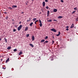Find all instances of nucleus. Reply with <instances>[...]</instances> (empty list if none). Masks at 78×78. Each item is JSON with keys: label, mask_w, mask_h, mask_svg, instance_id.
<instances>
[{"label": "nucleus", "mask_w": 78, "mask_h": 78, "mask_svg": "<svg viewBox=\"0 0 78 78\" xmlns=\"http://www.w3.org/2000/svg\"><path fill=\"white\" fill-rule=\"evenodd\" d=\"M49 50L50 51V50H49Z\"/></svg>", "instance_id": "obj_50"}, {"label": "nucleus", "mask_w": 78, "mask_h": 78, "mask_svg": "<svg viewBox=\"0 0 78 78\" xmlns=\"http://www.w3.org/2000/svg\"><path fill=\"white\" fill-rule=\"evenodd\" d=\"M60 1L62 3H63L64 2V1L63 0H60Z\"/></svg>", "instance_id": "obj_28"}, {"label": "nucleus", "mask_w": 78, "mask_h": 78, "mask_svg": "<svg viewBox=\"0 0 78 78\" xmlns=\"http://www.w3.org/2000/svg\"><path fill=\"white\" fill-rule=\"evenodd\" d=\"M74 27V25L73 24H72V25L71 26V27H70V28H73Z\"/></svg>", "instance_id": "obj_6"}, {"label": "nucleus", "mask_w": 78, "mask_h": 78, "mask_svg": "<svg viewBox=\"0 0 78 78\" xmlns=\"http://www.w3.org/2000/svg\"><path fill=\"white\" fill-rule=\"evenodd\" d=\"M17 51V49H15L14 50V51L15 52H16Z\"/></svg>", "instance_id": "obj_31"}, {"label": "nucleus", "mask_w": 78, "mask_h": 78, "mask_svg": "<svg viewBox=\"0 0 78 78\" xmlns=\"http://www.w3.org/2000/svg\"><path fill=\"white\" fill-rule=\"evenodd\" d=\"M16 31V29H14L13 30V31L14 32H15V31Z\"/></svg>", "instance_id": "obj_37"}, {"label": "nucleus", "mask_w": 78, "mask_h": 78, "mask_svg": "<svg viewBox=\"0 0 78 78\" xmlns=\"http://www.w3.org/2000/svg\"><path fill=\"white\" fill-rule=\"evenodd\" d=\"M47 22H52V20H48L47 21Z\"/></svg>", "instance_id": "obj_10"}, {"label": "nucleus", "mask_w": 78, "mask_h": 78, "mask_svg": "<svg viewBox=\"0 0 78 78\" xmlns=\"http://www.w3.org/2000/svg\"><path fill=\"white\" fill-rule=\"evenodd\" d=\"M74 10H77V7L74 8Z\"/></svg>", "instance_id": "obj_23"}, {"label": "nucleus", "mask_w": 78, "mask_h": 78, "mask_svg": "<svg viewBox=\"0 0 78 78\" xmlns=\"http://www.w3.org/2000/svg\"><path fill=\"white\" fill-rule=\"evenodd\" d=\"M36 20V18H34L33 19V21H35Z\"/></svg>", "instance_id": "obj_22"}, {"label": "nucleus", "mask_w": 78, "mask_h": 78, "mask_svg": "<svg viewBox=\"0 0 78 78\" xmlns=\"http://www.w3.org/2000/svg\"><path fill=\"white\" fill-rule=\"evenodd\" d=\"M45 2H48V0H45Z\"/></svg>", "instance_id": "obj_39"}, {"label": "nucleus", "mask_w": 78, "mask_h": 78, "mask_svg": "<svg viewBox=\"0 0 78 78\" xmlns=\"http://www.w3.org/2000/svg\"><path fill=\"white\" fill-rule=\"evenodd\" d=\"M22 23V22H21V21H20V22H19V23L20 24V23Z\"/></svg>", "instance_id": "obj_42"}, {"label": "nucleus", "mask_w": 78, "mask_h": 78, "mask_svg": "<svg viewBox=\"0 0 78 78\" xmlns=\"http://www.w3.org/2000/svg\"><path fill=\"white\" fill-rule=\"evenodd\" d=\"M43 6H45V2H43Z\"/></svg>", "instance_id": "obj_5"}, {"label": "nucleus", "mask_w": 78, "mask_h": 78, "mask_svg": "<svg viewBox=\"0 0 78 78\" xmlns=\"http://www.w3.org/2000/svg\"><path fill=\"white\" fill-rule=\"evenodd\" d=\"M32 41L34 40V37L33 36L32 37Z\"/></svg>", "instance_id": "obj_11"}, {"label": "nucleus", "mask_w": 78, "mask_h": 78, "mask_svg": "<svg viewBox=\"0 0 78 78\" xmlns=\"http://www.w3.org/2000/svg\"><path fill=\"white\" fill-rule=\"evenodd\" d=\"M22 27V25H20L19 27H18V31H20Z\"/></svg>", "instance_id": "obj_1"}, {"label": "nucleus", "mask_w": 78, "mask_h": 78, "mask_svg": "<svg viewBox=\"0 0 78 78\" xmlns=\"http://www.w3.org/2000/svg\"><path fill=\"white\" fill-rule=\"evenodd\" d=\"M66 28H69V26H67L66 27Z\"/></svg>", "instance_id": "obj_43"}, {"label": "nucleus", "mask_w": 78, "mask_h": 78, "mask_svg": "<svg viewBox=\"0 0 78 78\" xmlns=\"http://www.w3.org/2000/svg\"><path fill=\"white\" fill-rule=\"evenodd\" d=\"M9 58H8V59H7L6 60V61H5V62L6 63V62H8V61H9Z\"/></svg>", "instance_id": "obj_12"}, {"label": "nucleus", "mask_w": 78, "mask_h": 78, "mask_svg": "<svg viewBox=\"0 0 78 78\" xmlns=\"http://www.w3.org/2000/svg\"><path fill=\"white\" fill-rule=\"evenodd\" d=\"M60 34H61V32H59L58 34L56 35L57 36H59Z\"/></svg>", "instance_id": "obj_7"}, {"label": "nucleus", "mask_w": 78, "mask_h": 78, "mask_svg": "<svg viewBox=\"0 0 78 78\" xmlns=\"http://www.w3.org/2000/svg\"><path fill=\"white\" fill-rule=\"evenodd\" d=\"M49 8V7H48V6H46V9H48Z\"/></svg>", "instance_id": "obj_29"}, {"label": "nucleus", "mask_w": 78, "mask_h": 78, "mask_svg": "<svg viewBox=\"0 0 78 78\" xmlns=\"http://www.w3.org/2000/svg\"><path fill=\"white\" fill-rule=\"evenodd\" d=\"M55 42V41H52V44H54V43Z\"/></svg>", "instance_id": "obj_35"}, {"label": "nucleus", "mask_w": 78, "mask_h": 78, "mask_svg": "<svg viewBox=\"0 0 78 78\" xmlns=\"http://www.w3.org/2000/svg\"><path fill=\"white\" fill-rule=\"evenodd\" d=\"M23 12H22V14H23Z\"/></svg>", "instance_id": "obj_48"}, {"label": "nucleus", "mask_w": 78, "mask_h": 78, "mask_svg": "<svg viewBox=\"0 0 78 78\" xmlns=\"http://www.w3.org/2000/svg\"><path fill=\"white\" fill-rule=\"evenodd\" d=\"M28 27H26L25 29V31H27L28 30Z\"/></svg>", "instance_id": "obj_9"}, {"label": "nucleus", "mask_w": 78, "mask_h": 78, "mask_svg": "<svg viewBox=\"0 0 78 78\" xmlns=\"http://www.w3.org/2000/svg\"><path fill=\"white\" fill-rule=\"evenodd\" d=\"M32 1H34V0H32Z\"/></svg>", "instance_id": "obj_49"}, {"label": "nucleus", "mask_w": 78, "mask_h": 78, "mask_svg": "<svg viewBox=\"0 0 78 78\" xmlns=\"http://www.w3.org/2000/svg\"><path fill=\"white\" fill-rule=\"evenodd\" d=\"M45 43H48V41H45Z\"/></svg>", "instance_id": "obj_36"}, {"label": "nucleus", "mask_w": 78, "mask_h": 78, "mask_svg": "<svg viewBox=\"0 0 78 78\" xmlns=\"http://www.w3.org/2000/svg\"><path fill=\"white\" fill-rule=\"evenodd\" d=\"M2 68L4 69H6V67L4 68V67H2Z\"/></svg>", "instance_id": "obj_40"}, {"label": "nucleus", "mask_w": 78, "mask_h": 78, "mask_svg": "<svg viewBox=\"0 0 78 78\" xmlns=\"http://www.w3.org/2000/svg\"><path fill=\"white\" fill-rule=\"evenodd\" d=\"M44 44H46V43H45V42H44Z\"/></svg>", "instance_id": "obj_47"}, {"label": "nucleus", "mask_w": 78, "mask_h": 78, "mask_svg": "<svg viewBox=\"0 0 78 78\" xmlns=\"http://www.w3.org/2000/svg\"><path fill=\"white\" fill-rule=\"evenodd\" d=\"M12 21H13V22H14V20L13 19L12 20Z\"/></svg>", "instance_id": "obj_44"}, {"label": "nucleus", "mask_w": 78, "mask_h": 78, "mask_svg": "<svg viewBox=\"0 0 78 78\" xmlns=\"http://www.w3.org/2000/svg\"><path fill=\"white\" fill-rule=\"evenodd\" d=\"M5 19L7 20L8 19V17L7 16L6 17H5Z\"/></svg>", "instance_id": "obj_34"}, {"label": "nucleus", "mask_w": 78, "mask_h": 78, "mask_svg": "<svg viewBox=\"0 0 78 78\" xmlns=\"http://www.w3.org/2000/svg\"><path fill=\"white\" fill-rule=\"evenodd\" d=\"M22 53H23V52L22 51H20V53H19L18 55H22Z\"/></svg>", "instance_id": "obj_8"}, {"label": "nucleus", "mask_w": 78, "mask_h": 78, "mask_svg": "<svg viewBox=\"0 0 78 78\" xmlns=\"http://www.w3.org/2000/svg\"><path fill=\"white\" fill-rule=\"evenodd\" d=\"M49 13H50V11H48L47 13V17L48 16H49Z\"/></svg>", "instance_id": "obj_4"}, {"label": "nucleus", "mask_w": 78, "mask_h": 78, "mask_svg": "<svg viewBox=\"0 0 78 78\" xmlns=\"http://www.w3.org/2000/svg\"><path fill=\"white\" fill-rule=\"evenodd\" d=\"M50 30L51 31H53L55 32H56V30L54 28H52Z\"/></svg>", "instance_id": "obj_3"}, {"label": "nucleus", "mask_w": 78, "mask_h": 78, "mask_svg": "<svg viewBox=\"0 0 78 78\" xmlns=\"http://www.w3.org/2000/svg\"><path fill=\"white\" fill-rule=\"evenodd\" d=\"M30 21H31V19H30V18H29V20H27V22H30Z\"/></svg>", "instance_id": "obj_15"}, {"label": "nucleus", "mask_w": 78, "mask_h": 78, "mask_svg": "<svg viewBox=\"0 0 78 78\" xmlns=\"http://www.w3.org/2000/svg\"><path fill=\"white\" fill-rule=\"evenodd\" d=\"M66 30H67V31H68L69 30V28H67L66 29Z\"/></svg>", "instance_id": "obj_38"}, {"label": "nucleus", "mask_w": 78, "mask_h": 78, "mask_svg": "<svg viewBox=\"0 0 78 78\" xmlns=\"http://www.w3.org/2000/svg\"><path fill=\"white\" fill-rule=\"evenodd\" d=\"M51 61H53V58H51Z\"/></svg>", "instance_id": "obj_41"}, {"label": "nucleus", "mask_w": 78, "mask_h": 78, "mask_svg": "<svg viewBox=\"0 0 78 78\" xmlns=\"http://www.w3.org/2000/svg\"><path fill=\"white\" fill-rule=\"evenodd\" d=\"M48 38V36H46L45 37V39H47Z\"/></svg>", "instance_id": "obj_33"}, {"label": "nucleus", "mask_w": 78, "mask_h": 78, "mask_svg": "<svg viewBox=\"0 0 78 78\" xmlns=\"http://www.w3.org/2000/svg\"><path fill=\"white\" fill-rule=\"evenodd\" d=\"M1 40H2V39L0 38V41H1Z\"/></svg>", "instance_id": "obj_46"}, {"label": "nucleus", "mask_w": 78, "mask_h": 78, "mask_svg": "<svg viewBox=\"0 0 78 78\" xmlns=\"http://www.w3.org/2000/svg\"><path fill=\"white\" fill-rule=\"evenodd\" d=\"M14 8H17V5H12V8L14 9Z\"/></svg>", "instance_id": "obj_13"}, {"label": "nucleus", "mask_w": 78, "mask_h": 78, "mask_svg": "<svg viewBox=\"0 0 78 78\" xmlns=\"http://www.w3.org/2000/svg\"><path fill=\"white\" fill-rule=\"evenodd\" d=\"M11 47H9L7 48V49H11Z\"/></svg>", "instance_id": "obj_20"}, {"label": "nucleus", "mask_w": 78, "mask_h": 78, "mask_svg": "<svg viewBox=\"0 0 78 78\" xmlns=\"http://www.w3.org/2000/svg\"><path fill=\"white\" fill-rule=\"evenodd\" d=\"M30 46L32 47H34V46H33V44H30Z\"/></svg>", "instance_id": "obj_17"}, {"label": "nucleus", "mask_w": 78, "mask_h": 78, "mask_svg": "<svg viewBox=\"0 0 78 78\" xmlns=\"http://www.w3.org/2000/svg\"><path fill=\"white\" fill-rule=\"evenodd\" d=\"M54 12H57V9H54Z\"/></svg>", "instance_id": "obj_18"}, {"label": "nucleus", "mask_w": 78, "mask_h": 78, "mask_svg": "<svg viewBox=\"0 0 78 78\" xmlns=\"http://www.w3.org/2000/svg\"><path fill=\"white\" fill-rule=\"evenodd\" d=\"M58 19H62V16H59L58 17Z\"/></svg>", "instance_id": "obj_14"}, {"label": "nucleus", "mask_w": 78, "mask_h": 78, "mask_svg": "<svg viewBox=\"0 0 78 78\" xmlns=\"http://www.w3.org/2000/svg\"><path fill=\"white\" fill-rule=\"evenodd\" d=\"M38 20H37L36 21H35V24H36V22H38Z\"/></svg>", "instance_id": "obj_25"}, {"label": "nucleus", "mask_w": 78, "mask_h": 78, "mask_svg": "<svg viewBox=\"0 0 78 78\" xmlns=\"http://www.w3.org/2000/svg\"><path fill=\"white\" fill-rule=\"evenodd\" d=\"M29 34H27L26 35V37H29Z\"/></svg>", "instance_id": "obj_27"}, {"label": "nucleus", "mask_w": 78, "mask_h": 78, "mask_svg": "<svg viewBox=\"0 0 78 78\" xmlns=\"http://www.w3.org/2000/svg\"><path fill=\"white\" fill-rule=\"evenodd\" d=\"M39 22L40 23L39 25H40V27H42V22L40 20H39Z\"/></svg>", "instance_id": "obj_2"}, {"label": "nucleus", "mask_w": 78, "mask_h": 78, "mask_svg": "<svg viewBox=\"0 0 78 78\" xmlns=\"http://www.w3.org/2000/svg\"><path fill=\"white\" fill-rule=\"evenodd\" d=\"M45 40H42L41 41V42H44Z\"/></svg>", "instance_id": "obj_19"}, {"label": "nucleus", "mask_w": 78, "mask_h": 78, "mask_svg": "<svg viewBox=\"0 0 78 78\" xmlns=\"http://www.w3.org/2000/svg\"><path fill=\"white\" fill-rule=\"evenodd\" d=\"M4 39H5V41L6 42H7V39H6L5 38H4Z\"/></svg>", "instance_id": "obj_21"}, {"label": "nucleus", "mask_w": 78, "mask_h": 78, "mask_svg": "<svg viewBox=\"0 0 78 78\" xmlns=\"http://www.w3.org/2000/svg\"><path fill=\"white\" fill-rule=\"evenodd\" d=\"M54 21V22H56V21H57V20H53Z\"/></svg>", "instance_id": "obj_32"}, {"label": "nucleus", "mask_w": 78, "mask_h": 78, "mask_svg": "<svg viewBox=\"0 0 78 78\" xmlns=\"http://www.w3.org/2000/svg\"><path fill=\"white\" fill-rule=\"evenodd\" d=\"M75 12H76V11H73V12H72V14H74V13H75Z\"/></svg>", "instance_id": "obj_26"}, {"label": "nucleus", "mask_w": 78, "mask_h": 78, "mask_svg": "<svg viewBox=\"0 0 78 78\" xmlns=\"http://www.w3.org/2000/svg\"><path fill=\"white\" fill-rule=\"evenodd\" d=\"M9 9H11V10H12V8H11V7H9Z\"/></svg>", "instance_id": "obj_24"}, {"label": "nucleus", "mask_w": 78, "mask_h": 78, "mask_svg": "<svg viewBox=\"0 0 78 78\" xmlns=\"http://www.w3.org/2000/svg\"><path fill=\"white\" fill-rule=\"evenodd\" d=\"M76 20L77 21H78V17L76 19Z\"/></svg>", "instance_id": "obj_30"}, {"label": "nucleus", "mask_w": 78, "mask_h": 78, "mask_svg": "<svg viewBox=\"0 0 78 78\" xmlns=\"http://www.w3.org/2000/svg\"><path fill=\"white\" fill-rule=\"evenodd\" d=\"M2 61V59H1V61Z\"/></svg>", "instance_id": "obj_45"}, {"label": "nucleus", "mask_w": 78, "mask_h": 78, "mask_svg": "<svg viewBox=\"0 0 78 78\" xmlns=\"http://www.w3.org/2000/svg\"><path fill=\"white\" fill-rule=\"evenodd\" d=\"M33 24V22L31 23L30 24V27H31V26H32Z\"/></svg>", "instance_id": "obj_16"}]
</instances>
